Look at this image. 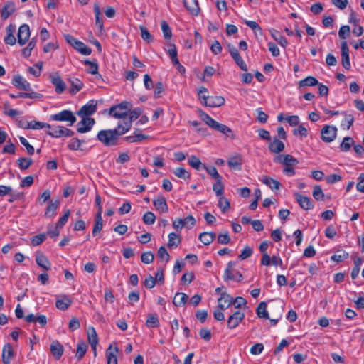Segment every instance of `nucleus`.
Returning <instances> with one entry per match:
<instances>
[{"label": "nucleus", "mask_w": 364, "mask_h": 364, "mask_svg": "<svg viewBox=\"0 0 364 364\" xmlns=\"http://www.w3.org/2000/svg\"><path fill=\"white\" fill-rule=\"evenodd\" d=\"M181 239L177 234L175 232H171L168 235V247H176L180 243Z\"/></svg>", "instance_id": "46"}, {"label": "nucleus", "mask_w": 364, "mask_h": 364, "mask_svg": "<svg viewBox=\"0 0 364 364\" xmlns=\"http://www.w3.org/2000/svg\"><path fill=\"white\" fill-rule=\"evenodd\" d=\"M15 11V5L12 2H7L1 10V16L2 19L5 20L9 18V16L14 13Z\"/></svg>", "instance_id": "32"}, {"label": "nucleus", "mask_w": 364, "mask_h": 364, "mask_svg": "<svg viewBox=\"0 0 364 364\" xmlns=\"http://www.w3.org/2000/svg\"><path fill=\"white\" fill-rule=\"evenodd\" d=\"M278 161L284 166H296L299 161L290 154L280 155L278 157Z\"/></svg>", "instance_id": "22"}, {"label": "nucleus", "mask_w": 364, "mask_h": 364, "mask_svg": "<svg viewBox=\"0 0 364 364\" xmlns=\"http://www.w3.org/2000/svg\"><path fill=\"white\" fill-rule=\"evenodd\" d=\"M284 144L278 139H274L269 145L270 151L275 154H279L284 151Z\"/></svg>", "instance_id": "29"}, {"label": "nucleus", "mask_w": 364, "mask_h": 364, "mask_svg": "<svg viewBox=\"0 0 364 364\" xmlns=\"http://www.w3.org/2000/svg\"><path fill=\"white\" fill-rule=\"evenodd\" d=\"M48 130L46 133L52 137L59 138L61 136H72L73 132L63 126H51V128H48Z\"/></svg>", "instance_id": "4"}, {"label": "nucleus", "mask_w": 364, "mask_h": 364, "mask_svg": "<svg viewBox=\"0 0 364 364\" xmlns=\"http://www.w3.org/2000/svg\"><path fill=\"white\" fill-rule=\"evenodd\" d=\"M183 4L187 11L194 16H198L200 11L198 0H183Z\"/></svg>", "instance_id": "13"}, {"label": "nucleus", "mask_w": 364, "mask_h": 364, "mask_svg": "<svg viewBox=\"0 0 364 364\" xmlns=\"http://www.w3.org/2000/svg\"><path fill=\"white\" fill-rule=\"evenodd\" d=\"M261 182L269 186L272 190H278L281 186L280 183L267 176H262L259 178Z\"/></svg>", "instance_id": "24"}, {"label": "nucleus", "mask_w": 364, "mask_h": 364, "mask_svg": "<svg viewBox=\"0 0 364 364\" xmlns=\"http://www.w3.org/2000/svg\"><path fill=\"white\" fill-rule=\"evenodd\" d=\"M354 140L350 136H346L343 138L342 143L341 144L340 148L343 151H348L353 144Z\"/></svg>", "instance_id": "45"}, {"label": "nucleus", "mask_w": 364, "mask_h": 364, "mask_svg": "<svg viewBox=\"0 0 364 364\" xmlns=\"http://www.w3.org/2000/svg\"><path fill=\"white\" fill-rule=\"evenodd\" d=\"M50 352L55 359L59 360L64 352L63 346L58 341H53L50 344Z\"/></svg>", "instance_id": "20"}, {"label": "nucleus", "mask_w": 364, "mask_h": 364, "mask_svg": "<svg viewBox=\"0 0 364 364\" xmlns=\"http://www.w3.org/2000/svg\"><path fill=\"white\" fill-rule=\"evenodd\" d=\"M85 65L88 66L87 72L92 75H95L96 77L101 78L98 73V64L96 61L85 60Z\"/></svg>", "instance_id": "34"}, {"label": "nucleus", "mask_w": 364, "mask_h": 364, "mask_svg": "<svg viewBox=\"0 0 364 364\" xmlns=\"http://www.w3.org/2000/svg\"><path fill=\"white\" fill-rule=\"evenodd\" d=\"M188 299V296L182 292H178L176 294L173 303L176 306H182L185 305V304L187 302Z\"/></svg>", "instance_id": "33"}, {"label": "nucleus", "mask_w": 364, "mask_h": 364, "mask_svg": "<svg viewBox=\"0 0 364 364\" xmlns=\"http://www.w3.org/2000/svg\"><path fill=\"white\" fill-rule=\"evenodd\" d=\"M272 36L283 48H285L287 46L288 42H287V38L285 37L282 36L278 31H274V32H272Z\"/></svg>", "instance_id": "49"}, {"label": "nucleus", "mask_w": 364, "mask_h": 364, "mask_svg": "<svg viewBox=\"0 0 364 364\" xmlns=\"http://www.w3.org/2000/svg\"><path fill=\"white\" fill-rule=\"evenodd\" d=\"M35 46H36V41H34L33 39L29 42L27 47H26L25 48L23 49L22 55L25 58L29 57L31 55L32 50L35 48Z\"/></svg>", "instance_id": "60"}, {"label": "nucleus", "mask_w": 364, "mask_h": 364, "mask_svg": "<svg viewBox=\"0 0 364 364\" xmlns=\"http://www.w3.org/2000/svg\"><path fill=\"white\" fill-rule=\"evenodd\" d=\"M97 102L95 100H90L87 104L83 105L77 112V115L84 118L93 114L97 111Z\"/></svg>", "instance_id": "6"}, {"label": "nucleus", "mask_w": 364, "mask_h": 364, "mask_svg": "<svg viewBox=\"0 0 364 364\" xmlns=\"http://www.w3.org/2000/svg\"><path fill=\"white\" fill-rule=\"evenodd\" d=\"M159 323V319L156 314H149L147 316V318L145 325L147 328H151L156 327Z\"/></svg>", "instance_id": "44"}, {"label": "nucleus", "mask_w": 364, "mask_h": 364, "mask_svg": "<svg viewBox=\"0 0 364 364\" xmlns=\"http://www.w3.org/2000/svg\"><path fill=\"white\" fill-rule=\"evenodd\" d=\"M188 164L196 170H199L202 166L200 159L195 155H191L188 159Z\"/></svg>", "instance_id": "50"}, {"label": "nucleus", "mask_w": 364, "mask_h": 364, "mask_svg": "<svg viewBox=\"0 0 364 364\" xmlns=\"http://www.w3.org/2000/svg\"><path fill=\"white\" fill-rule=\"evenodd\" d=\"M87 340L92 349H95V346H97L98 344V338L97 332L93 327H89L87 329Z\"/></svg>", "instance_id": "26"}, {"label": "nucleus", "mask_w": 364, "mask_h": 364, "mask_svg": "<svg viewBox=\"0 0 364 364\" xmlns=\"http://www.w3.org/2000/svg\"><path fill=\"white\" fill-rule=\"evenodd\" d=\"M228 164L230 168H236L238 170L241 169V165H242V161L240 158V156H235L230 158L228 161Z\"/></svg>", "instance_id": "48"}, {"label": "nucleus", "mask_w": 364, "mask_h": 364, "mask_svg": "<svg viewBox=\"0 0 364 364\" xmlns=\"http://www.w3.org/2000/svg\"><path fill=\"white\" fill-rule=\"evenodd\" d=\"M161 29L163 33L164 38L167 42H170V40L172 38V31L166 21H163L161 22Z\"/></svg>", "instance_id": "35"}, {"label": "nucleus", "mask_w": 364, "mask_h": 364, "mask_svg": "<svg viewBox=\"0 0 364 364\" xmlns=\"http://www.w3.org/2000/svg\"><path fill=\"white\" fill-rule=\"evenodd\" d=\"M215 237V233L213 232H204L199 235L198 238L203 245H208L214 240Z\"/></svg>", "instance_id": "30"}, {"label": "nucleus", "mask_w": 364, "mask_h": 364, "mask_svg": "<svg viewBox=\"0 0 364 364\" xmlns=\"http://www.w3.org/2000/svg\"><path fill=\"white\" fill-rule=\"evenodd\" d=\"M218 206L223 213H225L230 208V202L226 198L220 197L218 201Z\"/></svg>", "instance_id": "59"}, {"label": "nucleus", "mask_w": 364, "mask_h": 364, "mask_svg": "<svg viewBox=\"0 0 364 364\" xmlns=\"http://www.w3.org/2000/svg\"><path fill=\"white\" fill-rule=\"evenodd\" d=\"M49 79L55 87L56 93L61 94L65 90L66 85L58 73H51L49 75Z\"/></svg>", "instance_id": "8"}, {"label": "nucleus", "mask_w": 364, "mask_h": 364, "mask_svg": "<svg viewBox=\"0 0 364 364\" xmlns=\"http://www.w3.org/2000/svg\"><path fill=\"white\" fill-rule=\"evenodd\" d=\"M203 167L206 170L208 173L214 179L218 180L219 178H222V176L218 173L215 167H208L205 165H203Z\"/></svg>", "instance_id": "57"}, {"label": "nucleus", "mask_w": 364, "mask_h": 364, "mask_svg": "<svg viewBox=\"0 0 364 364\" xmlns=\"http://www.w3.org/2000/svg\"><path fill=\"white\" fill-rule=\"evenodd\" d=\"M235 265V262L230 261L228 263L227 267L224 272V280L225 282L229 280L235 279V273H234V267Z\"/></svg>", "instance_id": "28"}, {"label": "nucleus", "mask_w": 364, "mask_h": 364, "mask_svg": "<svg viewBox=\"0 0 364 364\" xmlns=\"http://www.w3.org/2000/svg\"><path fill=\"white\" fill-rule=\"evenodd\" d=\"M354 122V117L350 114H345L344 119L341 122V127L349 129Z\"/></svg>", "instance_id": "51"}, {"label": "nucleus", "mask_w": 364, "mask_h": 364, "mask_svg": "<svg viewBox=\"0 0 364 364\" xmlns=\"http://www.w3.org/2000/svg\"><path fill=\"white\" fill-rule=\"evenodd\" d=\"M257 314L259 318L269 319V314L267 311V304L264 301L259 303L257 308Z\"/></svg>", "instance_id": "40"}, {"label": "nucleus", "mask_w": 364, "mask_h": 364, "mask_svg": "<svg viewBox=\"0 0 364 364\" xmlns=\"http://www.w3.org/2000/svg\"><path fill=\"white\" fill-rule=\"evenodd\" d=\"M341 58H342V65L346 70H350V63L349 58V48L346 41H343L341 43Z\"/></svg>", "instance_id": "15"}, {"label": "nucleus", "mask_w": 364, "mask_h": 364, "mask_svg": "<svg viewBox=\"0 0 364 364\" xmlns=\"http://www.w3.org/2000/svg\"><path fill=\"white\" fill-rule=\"evenodd\" d=\"M32 160L29 158H20L18 160V165L21 170H26L32 164Z\"/></svg>", "instance_id": "55"}, {"label": "nucleus", "mask_w": 364, "mask_h": 364, "mask_svg": "<svg viewBox=\"0 0 364 364\" xmlns=\"http://www.w3.org/2000/svg\"><path fill=\"white\" fill-rule=\"evenodd\" d=\"M36 262L37 264L41 268L49 270L50 269L51 265L48 258L42 253L37 252L36 255Z\"/></svg>", "instance_id": "21"}, {"label": "nucleus", "mask_w": 364, "mask_h": 364, "mask_svg": "<svg viewBox=\"0 0 364 364\" xmlns=\"http://www.w3.org/2000/svg\"><path fill=\"white\" fill-rule=\"evenodd\" d=\"M60 205L59 200L51 203L46 208L45 216L48 218H53L55 215V211Z\"/></svg>", "instance_id": "36"}, {"label": "nucleus", "mask_w": 364, "mask_h": 364, "mask_svg": "<svg viewBox=\"0 0 364 364\" xmlns=\"http://www.w3.org/2000/svg\"><path fill=\"white\" fill-rule=\"evenodd\" d=\"M183 227L191 229L196 225V220L192 215H188L182 219Z\"/></svg>", "instance_id": "56"}, {"label": "nucleus", "mask_w": 364, "mask_h": 364, "mask_svg": "<svg viewBox=\"0 0 364 364\" xmlns=\"http://www.w3.org/2000/svg\"><path fill=\"white\" fill-rule=\"evenodd\" d=\"M337 128L334 126L325 125L321 129V139L324 142H331L336 137Z\"/></svg>", "instance_id": "7"}, {"label": "nucleus", "mask_w": 364, "mask_h": 364, "mask_svg": "<svg viewBox=\"0 0 364 364\" xmlns=\"http://www.w3.org/2000/svg\"><path fill=\"white\" fill-rule=\"evenodd\" d=\"M14 355L13 348L7 344L2 349V361L4 364H9Z\"/></svg>", "instance_id": "23"}, {"label": "nucleus", "mask_w": 364, "mask_h": 364, "mask_svg": "<svg viewBox=\"0 0 364 364\" xmlns=\"http://www.w3.org/2000/svg\"><path fill=\"white\" fill-rule=\"evenodd\" d=\"M12 84L14 85V86H15L16 88L19 90H23L28 92L31 90V84L26 79H24L22 76L19 75L14 76L12 80Z\"/></svg>", "instance_id": "11"}, {"label": "nucleus", "mask_w": 364, "mask_h": 364, "mask_svg": "<svg viewBox=\"0 0 364 364\" xmlns=\"http://www.w3.org/2000/svg\"><path fill=\"white\" fill-rule=\"evenodd\" d=\"M103 227V220L102 218V215L100 213H97L95 218V223L92 230V235L94 236L97 235L102 229Z\"/></svg>", "instance_id": "37"}, {"label": "nucleus", "mask_w": 364, "mask_h": 364, "mask_svg": "<svg viewBox=\"0 0 364 364\" xmlns=\"http://www.w3.org/2000/svg\"><path fill=\"white\" fill-rule=\"evenodd\" d=\"M225 99L222 96H208L206 98L205 105L210 107H220L225 104Z\"/></svg>", "instance_id": "19"}, {"label": "nucleus", "mask_w": 364, "mask_h": 364, "mask_svg": "<svg viewBox=\"0 0 364 364\" xmlns=\"http://www.w3.org/2000/svg\"><path fill=\"white\" fill-rule=\"evenodd\" d=\"M318 84V81L317 79L312 76H308L299 82V87H312Z\"/></svg>", "instance_id": "39"}, {"label": "nucleus", "mask_w": 364, "mask_h": 364, "mask_svg": "<svg viewBox=\"0 0 364 364\" xmlns=\"http://www.w3.org/2000/svg\"><path fill=\"white\" fill-rule=\"evenodd\" d=\"M146 137L144 135L139 134V133H135L134 135L127 136L125 137L126 141L128 142L132 143L136 141H139L143 139H144Z\"/></svg>", "instance_id": "62"}, {"label": "nucleus", "mask_w": 364, "mask_h": 364, "mask_svg": "<svg viewBox=\"0 0 364 364\" xmlns=\"http://www.w3.org/2000/svg\"><path fill=\"white\" fill-rule=\"evenodd\" d=\"M71 88L70 92L71 94H75L79 92L83 87V83L77 78L70 79Z\"/></svg>", "instance_id": "38"}, {"label": "nucleus", "mask_w": 364, "mask_h": 364, "mask_svg": "<svg viewBox=\"0 0 364 364\" xmlns=\"http://www.w3.org/2000/svg\"><path fill=\"white\" fill-rule=\"evenodd\" d=\"M245 23L252 29L255 34H257V31H259V35L262 34V28L256 21L245 20Z\"/></svg>", "instance_id": "58"}, {"label": "nucleus", "mask_w": 364, "mask_h": 364, "mask_svg": "<svg viewBox=\"0 0 364 364\" xmlns=\"http://www.w3.org/2000/svg\"><path fill=\"white\" fill-rule=\"evenodd\" d=\"M164 49L165 52L168 55L172 63H178L177 48L174 43L168 42Z\"/></svg>", "instance_id": "18"}, {"label": "nucleus", "mask_w": 364, "mask_h": 364, "mask_svg": "<svg viewBox=\"0 0 364 364\" xmlns=\"http://www.w3.org/2000/svg\"><path fill=\"white\" fill-rule=\"evenodd\" d=\"M26 126L22 125V127L24 129H41L43 128H51V125L49 124L35 120L30 122H26Z\"/></svg>", "instance_id": "27"}, {"label": "nucleus", "mask_w": 364, "mask_h": 364, "mask_svg": "<svg viewBox=\"0 0 364 364\" xmlns=\"http://www.w3.org/2000/svg\"><path fill=\"white\" fill-rule=\"evenodd\" d=\"M215 183L213 186V190L215 191L218 196H220L223 194L224 186L222 183V178L215 180Z\"/></svg>", "instance_id": "52"}, {"label": "nucleus", "mask_w": 364, "mask_h": 364, "mask_svg": "<svg viewBox=\"0 0 364 364\" xmlns=\"http://www.w3.org/2000/svg\"><path fill=\"white\" fill-rule=\"evenodd\" d=\"M120 119L121 121L119 122L117 127L114 129L119 134V136H121L127 132L131 129L132 124L131 119H128L127 117Z\"/></svg>", "instance_id": "17"}, {"label": "nucleus", "mask_w": 364, "mask_h": 364, "mask_svg": "<svg viewBox=\"0 0 364 364\" xmlns=\"http://www.w3.org/2000/svg\"><path fill=\"white\" fill-rule=\"evenodd\" d=\"M87 348V346L84 341H82L78 343L76 351V356L79 360H80L84 356V355L86 353Z\"/></svg>", "instance_id": "53"}, {"label": "nucleus", "mask_w": 364, "mask_h": 364, "mask_svg": "<svg viewBox=\"0 0 364 364\" xmlns=\"http://www.w3.org/2000/svg\"><path fill=\"white\" fill-rule=\"evenodd\" d=\"M94 13L95 17V24L100 32H102L104 29L103 21L101 17L100 7L97 3H95L94 4Z\"/></svg>", "instance_id": "25"}, {"label": "nucleus", "mask_w": 364, "mask_h": 364, "mask_svg": "<svg viewBox=\"0 0 364 364\" xmlns=\"http://www.w3.org/2000/svg\"><path fill=\"white\" fill-rule=\"evenodd\" d=\"M252 254V250L250 247L246 246L238 255V258L243 260L250 257Z\"/></svg>", "instance_id": "63"}, {"label": "nucleus", "mask_w": 364, "mask_h": 364, "mask_svg": "<svg viewBox=\"0 0 364 364\" xmlns=\"http://www.w3.org/2000/svg\"><path fill=\"white\" fill-rule=\"evenodd\" d=\"M74 48L85 55H89L92 52V50L88 46L80 41L75 44Z\"/></svg>", "instance_id": "41"}, {"label": "nucleus", "mask_w": 364, "mask_h": 364, "mask_svg": "<svg viewBox=\"0 0 364 364\" xmlns=\"http://www.w3.org/2000/svg\"><path fill=\"white\" fill-rule=\"evenodd\" d=\"M131 109L132 105L129 102H122L119 105L111 107L109 109V114L116 119H125Z\"/></svg>", "instance_id": "3"}, {"label": "nucleus", "mask_w": 364, "mask_h": 364, "mask_svg": "<svg viewBox=\"0 0 364 364\" xmlns=\"http://www.w3.org/2000/svg\"><path fill=\"white\" fill-rule=\"evenodd\" d=\"M119 348L117 346L109 345L106 350L107 364H117V354Z\"/></svg>", "instance_id": "16"}, {"label": "nucleus", "mask_w": 364, "mask_h": 364, "mask_svg": "<svg viewBox=\"0 0 364 364\" xmlns=\"http://www.w3.org/2000/svg\"><path fill=\"white\" fill-rule=\"evenodd\" d=\"M313 196L316 200H323L324 198V193L320 186L316 185L314 187Z\"/></svg>", "instance_id": "54"}, {"label": "nucleus", "mask_w": 364, "mask_h": 364, "mask_svg": "<svg viewBox=\"0 0 364 364\" xmlns=\"http://www.w3.org/2000/svg\"><path fill=\"white\" fill-rule=\"evenodd\" d=\"M349 255L344 250H338L334 255L331 257L332 261L340 262L348 257Z\"/></svg>", "instance_id": "43"}, {"label": "nucleus", "mask_w": 364, "mask_h": 364, "mask_svg": "<svg viewBox=\"0 0 364 364\" xmlns=\"http://www.w3.org/2000/svg\"><path fill=\"white\" fill-rule=\"evenodd\" d=\"M95 123V121L93 118L84 117V118H82V120L77 123V130L80 133L87 132L92 129Z\"/></svg>", "instance_id": "9"}, {"label": "nucleus", "mask_w": 364, "mask_h": 364, "mask_svg": "<svg viewBox=\"0 0 364 364\" xmlns=\"http://www.w3.org/2000/svg\"><path fill=\"white\" fill-rule=\"evenodd\" d=\"M155 220H156L155 215L150 211L146 212L143 216V221L146 225L153 224L154 223Z\"/></svg>", "instance_id": "61"}, {"label": "nucleus", "mask_w": 364, "mask_h": 364, "mask_svg": "<svg viewBox=\"0 0 364 364\" xmlns=\"http://www.w3.org/2000/svg\"><path fill=\"white\" fill-rule=\"evenodd\" d=\"M14 31V29L11 27L7 28V35L4 38V42L8 44L13 46L16 43V39L14 35L13 34V32Z\"/></svg>", "instance_id": "47"}, {"label": "nucleus", "mask_w": 364, "mask_h": 364, "mask_svg": "<svg viewBox=\"0 0 364 364\" xmlns=\"http://www.w3.org/2000/svg\"><path fill=\"white\" fill-rule=\"evenodd\" d=\"M244 318L245 314L243 312L240 311H235L228 318V328L230 329L235 328Z\"/></svg>", "instance_id": "10"}, {"label": "nucleus", "mask_w": 364, "mask_h": 364, "mask_svg": "<svg viewBox=\"0 0 364 364\" xmlns=\"http://www.w3.org/2000/svg\"><path fill=\"white\" fill-rule=\"evenodd\" d=\"M50 119L58 122H68L72 126L76 122V117L70 110H63L50 116Z\"/></svg>", "instance_id": "5"}, {"label": "nucleus", "mask_w": 364, "mask_h": 364, "mask_svg": "<svg viewBox=\"0 0 364 364\" xmlns=\"http://www.w3.org/2000/svg\"><path fill=\"white\" fill-rule=\"evenodd\" d=\"M173 173L178 178L184 180L189 179L191 174L184 168L178 167L173 171Z\"/></svg>", "instance_id": "42"}, {"label": "nucleus", "mask_w": 364, "mask_h": 364, "mask_svg": "<svg viewBox=\"0 0 364 364\" xmlns=\"http://www.w3.org/2000/svg\"><path fill=\"white\" fill-rule=\"evenodd\" d=\"M71 304V300L67 296H61L60 298L57 299L55 301V306L58 309L65 310L67 309Z\"/></svg>", "instance_id": "31"}, {"label": "nucleus", "mask_w": 364, "mask_h": 364, "mask_svg": "<svg viewBox=\"0 0 364 364\" xmlns=\"http://www.w3.org/2000/svg\"><path fill=\"white\" fill-rule=\"evenodd\" d=\"M200 116L202 120L210 128L225 134L226 136H230L232 134V131L230 127L218 122L205 112H200Z\"/></svg>", "instance_id": "2"}, {"label": "nucleus", "mask_w": 364, "mask_h": 364, "mask_svg": "<svg viewBox=\"0 0 364 364\" xmlns=\"http://www.w3.org/2000/svg\"><path fill=\"white\" fill-rule=\"evenodd\" d=\"M294 197L300 207L304 210H308L314 208V205L312 204L310 198L303 196L299 193H296L294 194Z\"/></svg>", "instance_id": "14"}, {"label": "nucleus", "mask_w": 364, "mask_h": 364, "mask_svg": "<svg viewBox=\"0 0 364 364\" xmlns=\"http://www.w3.org/2000/svg\"><path fill=\"white\" fill-rule=\"evenodd\" d=\"M30 28L27 24L21 26L18 31V43L21 46L25 45L30 37Z\"/></svg>", "instance_id": "12"}, {"label": "nucleus", "mask_w": 364, "mask_h": 364, "mask_svg": "<svg viewBox=\"0 0 364 364\" xmlns=\"http://www.w3.org/2000/svg\"><path fill=\"white\" fill-rule=\"evenodd\" d=\"M119 134L114 129L100 130L97 135V139L106 146H112L118 144Z\"/></svg>", "instance_id": "1"}, {"label": "nucleus", "mask_w": 364, "mask_h": 364, "mask_svg": "<svg viewBox=\"0 0 364 364\" xmlns=\"http://www.w3.org/2000/svg\"><path fill=\"white\" fill-rule=\"evenodd\" d=\"M264 350L262 343H258L253 345L250 348V353L252 355H259Z\"/></svg>", "instance_id": "64"}]
</instances>
